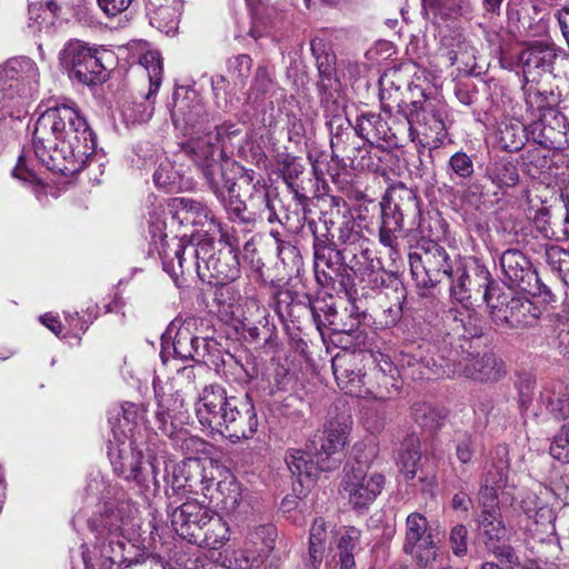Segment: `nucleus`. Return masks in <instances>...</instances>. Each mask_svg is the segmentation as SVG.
Masks as SVG:
<instances>
[{
  "instance_id": "obj_1",
  "label": "nucleus",
  "mask_w": 569,
  "mask_h": 569,
  "mask_svg": "<svg viewBox=\"0 0 569 569\" xmlns=\"http://www.w3.org/2000/svg\"><path fill=\"white\" fill-rule=\"evenodd\" d=\"M32 147L47 169L73 176L94 157L97 141L86 118L76 108L60 104L48 108L37 119Z\"/></svg>"
},
{
  "instance_id": "obj_2",
  "label": "nucleus",
  "mask_w": 569,
  "mask_h": 569,
  "mask_svg": "<svg viewBox=\"0 0 569 569\" xmlns=\"http://www.w3.org/2000/svg\"><path fill=\"white\" fill-rule=\"evenodd\" d=\"M237 133L233 124L216 126L212 131L190 139L182 146L222 204L236 191L239 179L234 167L240 166L226 157V143Z\"/></svg>"
},
{
  "instance_id": "obj_3",
  "label": "nucleus",
  "mask_w": 569,
  "mask_h": 569,
  "mask_svg": "<svg viewBox=\"0 0 569 569\" xmlns=\"http://www.w3.org/2000/svg\"><path fill=\"white\" fill-rule=\"evenodd\" d=\"M237 133L233 124L216 126L212 131L190 139L182 146L222 204L236 191L239 179L234 167L240 166L226 157V143Z\"/></svg>"
},
{
  "instance_id": "obj_4",
  "label": "nucleus",
  "mask_w": 569,
  "mask_h": 569,
  "mask_svg": "<svg viewBox=\"0 0 569 569\" xmlns=\"http://www.w3.org/2000/svg\"><path fill=\"white\" fill-rule=\"evenodd\" d=\"M234 169L239 173L237 189L223 203L230 220L249 228L263 220L269 223L278 221L290 231L300 228L299 219L293 223L289 214L283 218L278 216L270 197V188L260 173L244 167Z\"/></svg>"
},
{
  "instance_id": "obj_5",
  "label": "nucleus",
  "mask_w": 569,
  "mask_h": 569,
  "mask_svg": "<svg viewBox=\"0 0 569 569\" xmlns=\"http://www.w3.org/2000/svg\"><path fill=\"white\" fill-rule=\"evenodd\" d=\"M362 355L347 350L339 351L331 360V368L337 385L346 393L356 397L373 396L385 399L391 396L389 386L397 390L391 375L392 363L383 360V365L375 367L370 376L377 380V387L370 386L369 376L360 367Z\"/></svg>"
},
{
  "instance_id": "obj_6",
  "label": "nucleus",
  "mask_w": 569,
  "mask_h": 569,
  "mask_svg": "<svg viewBox=\"0 0 569 569\" xmlns=\"http://www.w3.org/2000/svg\"><path fill=\"white\" fill-rule=\"evenodd\" d=\"M59 60L70 79L84 86H97L108 80L114 53L83 40L70 39L60 51Z\"/></svg>"
},
{
  "instance_id": "obj_7",
  "label": "nucleus",
  "mask_w": 569,
  "mask_h": 569,
  "mask_svg": "<svg viewBox=\"0 0 569 569\" xmlns=\"http://www.w3.org/2000/svg\"><path fill=\"white\" fill-rule=\"evenodd\" d=\"M479 346L440 348L439 368L448 377H463L479 382L497 381L503 375V362L492 352L480 353Z\"/></svg>"
},
{
  "instance_id": "obj_8",
  "label": "nucleus",
  "mask_w": 569,
  "mask_h": 569,
  "mask_svg": "<svg viewBox=\"0 0 569 569\" xmlns=\"http://www.w3.org/2000/svg\"><path fill=\"white\" fill-rule=\"evenodd\" d=\"M307 227L313 237V262L318 281L323 284L337 282L345 291L352 289L348 269L353 250L337 247L316 220H309Z\"/></svg>"
},
{
  "instance_id": "obj_9",
  "label": "nucleus",
  "mask_w": 569,
  "mask_h": 569,
  "mask_svg": "<svg viewBox=\"0 0 569 569\" xmlns=\"http://www.w3.org/2000/svg\"><path fill=\"white\" fill-rule=\"evenodd\" d=\"M418 99H411V110L400 121L398 140L419 141L422 146L437 147L446 138V124L442 110L426 98L420 88H416Z\"/></svg>"
},
{
  "instance_id": "obj_10",
  "label": "nucleus",
  "mask_w": 569,
  "mask_h": 569,
  "mask_svg": "<svg viewBox=\"0 0 569 569\" xmlns=\"http://www.w3.org/2000/svg\"><path fill=\"white\" fill-rule=\"evenodd\" d=\"M88 526L100 535L94 548L99 551L103 569H112L114 565L121 567L130 560L133 545L122 536L123 519L119 509L106 508L99 517L89 519Z\"/></svg>"
},
{
  "instance_id": "obj_11",
  "label": "nucleus",
  "mask_w": 569,
  "mask_h": 569,
  "mask_svg": "<svg viewBox=\"0 0 569 569\" xmlns=\"http://www.w3.org/2000/svg\"><path fill=\"white\" fill-rule=\"evenodd\" d=\"M202 325V319L196 317L176 319L167 328V336L172 339L173 353L177 358L210 367L219 343L213 338L201 336Z\"/></svg>"
},
{
  "instance_id": "obj_12",
  "label": "nucleus",
  "mask_w": 569,
  "mask_h": 569,
  "mask_svg": "<svg viewBox=\"0 0 569 569\" xmlns=\"http://www.w3.org/2000/svg\"><path fill=\"white\" fill-rule=\"evenodd\" d=\"M411 276L418 288L432 289L449 280L455 270L447 250L433 240H421L409 253Z\"/></svg>"
},
{
  "instance_id": "obj_13",
  "label": "nucleus",
  "mask_w": 569,
  "mask_h": 569,
  "mask_svg": "<svg viewBox=\"0 0 569 569\" xmlns=\"http://www.w3.org/2000/svg\"><path fill=\"white\" fill-rule=\"evenodd\" d=\"M190 256L199 252L204 256L203 266H198V277L202 282L214 286H224L240 277V262L237 250L229 243L214 250L213 240L207 236L202 237L200 249L190 248Z\"/></svg>"
},
{
  "instance_id": "obj_14",
  "label": "nucleus",
  "mask_w": 569,
  "mask_h": 569,
  "mask_svg": "<svg viewBox=\"0 0 569 569\" xmlns=\"http://www.w3.org/2000/svg\"><path fill=\"white\" fill-rule=\"evenodd\" d=\"M318 222L321 224L322 232H328V237L337 247L357 251L360 246L368 242L350 207L341 197L330 198L329 206Z\"/></svg>"
},
{
  "instance_id": "obj_15",
  "label": "nucleus",
  "mask_w": 569,
  "mask_h": 569,
  "mask_svg": "<svg viewBox=\"0 0 569 569\" xmlns=\"http://www.w3.org/2000/svg\"><path fill=\"white\" fill-rule=\"evenodd\" d=\"M487 307L491 321L502 329L533 327L541 313L540 308L528 298L503 292L500 288L490 297Z\"/></svg>"
},
{
  "instance_id": "obj_16",
  "label": "nucleus",
  "mask_w": 569,
  "mask_h": 569,
  "mask_svg": "<svg viewBox=\"0 0 569 569\" xmlns=\"http://www.w3.org/2000/svg\"><path fill=\"white\" fill-rule=\"evenodd\" d=\"M449 280L450 293L460 303L479 299L488 303L490 297L499 291L487 267L478 260L458 266Z\"/></svg>"
},
{
  "instance_id": "obj_17",
  "label": "nucleus",
  "mask_w": 569,
  "mask_h": 569,
  "mask_svg": "<svg viewBox=\"0 0 569 569\" xmlns=\"http://www.w3.org/2000/svg\"><path fill=\"white\" fill-rule=\"evenodd\" d=\"M326 117V126L330 133V148L331 159L337 162L338 166L343 167L348 160L355 158L358 143L361 142V138L356 132L351 121L346 116L343 107H341L337 100L329 102L326 101V106L322 107Z\"/></svg>"
},
{
  "instance_id": "obj_18",
  "label": "nucleus",
  "mask_w": 569,
  "mask_h": 569,
  "mask_svg": "<svg viewBox=\"0 0 569 569\" xmlns=\"http://www.w3.org/2000/svg\"><path fill=\"white\" fill-rule=\"evenodd\" d=\"M385 476L380 472H368L359 461L349 469L345 468L341 480V492L349 505L357 512H365L381 493L385 486Z\"/></svg>"
},
{
  "instance_id": "obj_19",
  "label": "nucleus",
  "mask_w": 569,
  "mask_h": 569,
  "mask_svg": "<svg viewBox=\"0 0 569 569\" xmlns=\"http://www.w3.org/2000/svg\"><path fill=\"white\" fill-rule=\"evenodd\" d=\"M402 551L412 557L420 568L432 567L438 547L428 519L420 512H411L406 519Z\"/></svg>"
},
{
  "instance_id": "obj_20",
  "label": "nucleus",
  "mask_w": 569,
  "mask_h": 569,
  "mask_svg": "<svg viewBox=\"0 0 569 569\" xmlns=\"http://www.w3.org/2000/svg\"><path fill=\"white\" fill-rule=\"evenodd\" d=\"M213 359L210 368L216 372L230 373L239 383L251 385L249 388H253L257 396H270L269 381L263 376H259L256 359L250 353L243 352L234 356L222 350L219 345Z\"/></svg>"
},
{
  "instance_id": "obj_21",
  "label": "nucleus",
  "mask_w": 569,
  "mask_h": 569,
  "mask_svg": "<svg viewBox=\"0 0 569 569\" xmlns=\"http://www.w3.org/2000/svg\"><path fill=\"white\" fill-rule=\"evenodd\" d=\"M499 266L503 274V281L509 288L518 289L531 296L543 292L545 284L530 259L519 249L510 248L499 257Z\"/></svg>"
},
{
  "instance_id": "obj_22",
  "label": "nucleus",
  "mask_w": 569,
  "mask_h": 569,
  "mask_svg": "<svg viewBox=\"0 0 569 569\" xmlns=\"http://www.w3.org/2000/svg\"><path fill=\"white\" fill-rule=\"evenodd\" d=\"M260 397L257 396L253 388H248L243 397L230 396V407H228L230 417H228L222 436L232 443L251 439L256 435L259 419L253 399Z\"/></svg>"
},
{
  "instance_id": "obj_23",
  "label": "nucleus",
  "mask_w": 569,
  "mask_h": 569,
  "mask_svg": "<svg viewBox=\"0 0 569 569\" xmlns=\"http://www.w3.org/2000/svg\"><path fill=\"white\" fill-rule=\"evenodd\" d=\"M479 536L487 550L509 566L519 567V558L515 549L503 541L508 537V529L502 520L499 509H482L477 519Z\"/></svg>"
},
{
  "instance_id": "obj_24",
  "label": "nucleus",
  "mask_w": 569,
  "mask_h": 569,
  "mask_svg": "<svg viewBox=\"0 0 569 569\" xmlns=\"http://www.w3.org/2000/svg\"><path fill=\"white\" fill-rule=\"evenodd\" d=\"M168 509L172 529L183 540L190 543L197 541L202 527L210 517L212 510L201 505L196 499H187L179 503L178 499L169 501Z\"/></svg>"
},
{
  "instance_id": "obj_25",
  "label": "nucleus",
  "mask_w": 569,
  "mask_h": 569,
  "mask_svg": "<svg viewBox=\"0 0 569 569\" xmlns=\"http://www.w3.org/2000/svg\"><path fill=\"white\" fill-rule=\"evenodd\" d=\"M569 122L557 109H547L529 124L531 141L548 150H561L568 144Z\"/></svg>"
},
{
  "instance_id": "obj_26",
  "label": "nucleus",
  "mask_w": 569,
  "mask_h": 569,
  "mask_svg": "<svg viewBox=\"0 0 569 569\" xmlns=\"http://www.w3.org/2000/svg\"><path fill=\"white\" fill-rule=\"evenodd\" d=\"M229 400L230 396L222 386L213 383L204 387L196 407L199 422L222 436L230 417Z\"/></svg>"
},
{
  "instance_id": "obj_27",
  "label": "nucleus",
  "mask_w": 569,
  "mask_h": 569,
  "mask_svg": "<svg viewBox=\"0 0 569 569\" xmlns=\"http://www.w3.org/2000/svg\"><path fill=\"white\" fill-rule=\"evenodd\" d=\"M409 82L401 83V77L397 71L385 73L379 80V98L381 109L386 113L397 112L402 117H407V112L411 110V99H418V93Z\"/></svg>"
},
{
  "instance_id": "obj_28",
  "label": "nucleus",
  "mask_w": 569,
  "mask_h": 569,
  "mask_svg": "<svg viewBox=\"0 0 569 569\" xmlns=\"http://www.w3.org/2000/svg\"><path fill=\"white\" fill-rule=\"evenodd\" d=\"M348 271L352 288L356 286V278H359L360 282L366 283L367 287L378 289L387 286V280L392 277L383 270L381 261L375 257L373 251L363 246L351 253Z\"/></svg>"
},
{
  "instance_id": "obj_29",
  "label": "nucleus",
  "mask_w": 569,
  "mask_h": 569,
  "mask_svg": "<svg viewBox=\"0 0 569 569\" xmlns=\"http://www.w3.org/2000/svg\"><path fill=\"white\" fill-rule=\"evenodd\" d=\"M311 51L317 61L319 80L317 89L320 94L321 106H326V101L337 100V78L336 54L327 48L322 41H311Z\"/></svg>"
},
{
  "instance_id": "obj_30",
  "label": "nucleus",
  "mask_w": 569,
  "mask_h": 569,
  "mask_svg": "<svg viewBox=\"0 0 569 569\" xmlns=\"http://www.w3.org/2000/svg\"><path fill=\"white\" fill-rule=\"evenodd\" d=\"M558 58L567 60L565 56L558 54L553 47L542 42H536L521 51L519 60L522 64L525 81L536 82L543 73H552Z\"/></svg>"
},
{
  "instance_id": "obj_31",
  "label": "nucleus",
  "mask_w": 569,
  "mask_h": 569,
  "mask_svg": "<svg viewBox=\"0 0 569 569\" xmlns=\"http://www.w3.org/2000/svg\"><path fill=\"white\" fill-rule=\"evenodd\" d=\"M171 119L174 127L182 130L184 134H193L204 130L209 116L201 100L191 93L174 101Z\"/></svg>"
},
{
  "instance_id": "obj_32",
  "label": "nucleus",
  "mask_w": 569,
  "mask_h": 569,
  "mask_svg": "<svg viewBox=\"0 0 569 569\" xmlns=\"http://www.w3.org/2000/svg\"><path fill=\"white\" fill-rule=\"evenodd\" d=\"M109 457L116 473L136 481L139 486H147L148 475L142 467L143 453L133 440H130L128 448L118 447L111 450Z\"/></svg>"
},
{
  "instance_id": "obj_33",
  "label": "nucleus",
  "mask_w": 569,
  "mask_h": 569,
  "mask_svg": "<svg viewBox=\"0 0 569 569\" xmlns=\"http://www.w3.org/2000/svg\"><path fill=\"white\" fill-rule=\"evenodd\" d=\"M353 127L360 138L371 146H378L380 142H386L389 147L402 146V140H398L400 123L396 128L389 127L380 114L361 113Z\"/></svg>"
},
{
  "instance_id": "obj_34",
  "label": "nucleus",
  "mask_w": 569,
  "mask_h": 569,
  "mask_svg": "<svg viewBox=\"0 0 569 569\" xmlns=\"http://www.w3.org/2000/svg\"><path fill=\"white\" fill-rule=\"evenodd\" d=\"M288 469L296 476L299 483L303 487H310L319 471H328L337 468V463H323L320 458H316L312 448L309 450L290 449L286 455Z\"/></svg>"
},
{
  "instance_id": "obj_35",
  "label": "nucleus",
  "mask_w": 569,
  "mask_h": 569,
  "mask_svg": "<svg viewBox=\"0 0 569 569\" xmlns=\"http://www.w3.org/2000/svg\"><path fill=\"white\" fill-rule=\"evenodd\" d=\"M446 317L455 323L452 329L458 333L457 340L446 343L447 348L465 349V345L478 346V341L483 336V327L476 313L468 309L450 308Z\"/></svg>"
},
{
  "instance_id": "obj_36",
  "label": "nucleus",
  "mask_w": 569,
  "mask_h": 569,
  "mask_svg": "<svg viewBox=\"0 0 569 569\" xmlns=\"http://www.w3.org/2000/svg\"><path fill=\"white\" fill-rule=\"evenodd\" d=\"M347 428L337 420L329 421L320 433L313 436L310 441L316 458H320L323 463H337L336 459H330L332 455L338 452L346 445Z\"/></svg>"
},
{
  "instance_id": "obj_37",
  "label": "nucleus",
  "mask_w": 569,
  "mask_h": 569,
  "mask_svg": "<svg viewBox=\"0 0 569 569\" xmlns=\"http://www.w3.org/2000/svg\"><path fill=\"white\" fill-rule=\"evenodd\" d=\"M202 237H194L192 236L191 239H186V237L182 238H172L171 242L172 246L170 247L169 251L172 257V261L169 264V271L172 277L178 276V271L173 266L174 259L178 263V269L180 274H184L186 272H191L192 270H196L198 273V266H203V259L204 256H202L200 252L197 256H190V248L193 250H199L200 244L202 243Z\"/></svg>"
},
{
  "instance_id": "obj_38",
  "label": "nucleus",
  "mask_w": 569,
  "mask_h": 569,
  "mask_svg": "<svg viewBox=\"0 0 569 569\" xmlns=\"http://www.w3.org/2000/svg\"><path fill=\"white\" fill-rule=\"evenodd\" d=\"M380 207V226H379V242L396 251L399 242V236L406 230L408 218L401 211L392 208L389 203L381 200Z\"/></svg>"
},
{
  "instance_id": "obj_39",
  "label": "nucleus",
  "mask_w": 569,
  "mask_h": 569,
  "mask_svg": "<svg viewBox=\"0 0 569 569\" xmlns=\"http://www.w3.org/2000/svg\"><path fill=\"white\" fill-rule=\"evenodd\" d=\"M533 223L537 230L548 239L566 241L569 239V210L556 212L542 207L536 211Z\"/></svg>"
},
{
  "instance_id": "obj_40",
  "label": "nucleus",
  "mask_w": 569,
  "mask_h": 569,
  "mask_svg": "<svg viewBox=\"0 0 569 569\" xmlns=\"http://www.w3.org/2000/svg\"><path fill=\"white\" fill-rule=\"evenodd\" d=\"M382 200L398 211H401L408 218V223L411 227L420 216V202L416 191L402 182L390 186Z\"/></svg>"
},
{
  "instance_id": "obj_41",
  "label": "nucleus",
  "mask_w": 569,
  "mask_h": 569,
  "mask_svg": "<svg viewBox=\"0 0 569 569\" xmlns=\"http://www.w3.org/2000/svg\"><path fill=\"white\" fill-rule=\"evenodd\" d=\"M440 355L438 359L425 355L421 346H406L399 353L398 365L403 376L412 379L423 378L425 370H430L431 366L439 367Z\"/></svg>"
},
{
  "instance_id": "obj_42",
  "label": "nucleus",
  "mask_w": 569,
  "mask_h": 569,
  "mask_svg": "<svg viewBox=\"0 0 569 569\" xmlns=\"http://www.w3.org/2000/svg\"><path fill=\"white\" fill-rule=\"evenodd\" d=\"M328 540L329 532L325 520L322 518L315 519L310 528L308 551L302 558L303 569H320Z\"/></svg>"
},
{
  "instance_id": "obj_43",
  "label": "nucleus",
  "mask_w": 569,
  "mask_h": 569,
  "mask_svg": "<svg viewBox=\"0 0 569 569\" xmlns=\"http://www.w3.org/2000/svg\"><path fill=\"white\" fill-rule=\"evenodd\" d=\"M168 213L179 224L198 223V218H206L213 221L211 210L200 201L190 198H174L170 201Z\"/></svg>"
},
{
  "instance_id": "obj_44",
  "label": "nucleus",
  "mask_w": 569,
  "mask_h": 569,
  "mask_svg": "<svg viewBox=\"0 0 569 569\" xmlns=\"http://www.w3.org/2000/svg\"><path fill=\"white\" fill-rule=\"evenodd\" d=\"M229 539L230 529L227 521L220 515L212 511L193 545L218 550L222 548Z\"/></svg>"
},
{
  "instance_id": "obj_45",
  "label": "nucleus",
  "mask_w": 569,
  "mask_h": 569,
  "mask_svg": "<svg viewBox=\"0 0 569 569\" xmlns=\"http://www.w3.org/2000/svg\"><path fill=\"white\" fill-rule=\"evenodd\" d=\"M302 301L290 290L279 291L276 297V311L282 319L299 318L302 313H311L313 319L320 322L318 307L311 305L309 297Z\"/></svg>"
},
{
  "instance_id": "obj_46",
  "label": "nucleus",
  "mask_w": 569,
  "mask_h": 569,
  "mask_svg": "<svg viewBox=\"0 0 569 569\" xmlns=\"http://www.w3.org/2000/svg\"><path fill=\"white\" fill-rule=\"evenodd\" d=\"M485 177L500 190L513 188L519 182L517 164L505 157L490 161L486 167Z\"/></svg>"
},
{
  "instance_id": "obj_47",
  "label": "nucleus",
  "mask_w": 569,
  "mask_h": 569,
  "mask_svg": "<svg viewBox=\"0 0 569 569\" xmlns=\"http://www.w3.org/2000/svg\"><path fill=\"white\" fill-rule=\"evenodd\" d=\"M421 459L420 439L417 435H408L399 449L398 465L406 480H412L417 475Z\"/></svg>"
},
{
  "instance_id": "obj_48",
  "label": "nucleus",
  "mask_w": 569,
  "mask_h": 569,
  "mask_svg": "<svg viewBox=\"0 0 569 569\" xmlns=\"http://www.w3.org/2000/svg\"><path fill=\"white\" fill-rule=\"evenodd\" d=\"M541 401L556 419L563 420L569 417V389L562 383L541 392Z\"/></svg>"
},
{
  "instance_id": "obj_49",
  "label": "nucleus",
  "mask_w": 569,
  "mask_h": 569,
  "mask_svg": "<svg viewBox=\"0 0 569 569\" xmlns=\"http://www.w3.org/2000/svg\"><path fill=\"white\" fill-rule=\"evenodd\" d=\"M423 17L433 23L461 16L462 4L453 0H421Z\"/></svg>"
},
{
  "instance_id": "obj_50",
  "label": "nucleus",
  "mask_w": 569,
  "mask_h": 569,
  "mask_svg": "<svg viewBox=\"0 0 569 569\" xmlns=\"http://www.w3.org/2000/svg\"><path fill=\"white\" fill-rule=\"evenodd\" d=\"M529 137V126H525L519 121L505 123L500 129L501 148L508 152H517L523 148Z\"/></svg>"
},
{
  "instance_id": "obj_51",
  "label": "nucleus",
  "mask_w": 569,
  "mask_h": 569,
  "mask_svg": "<svg viewBox=\"0 0 569 569\" xmlns=\"http://www.w3.org/2000/svg\"><path fill=\"white\" fill-rule=\"evenodd\" d=\"M360 543V531L355 527L349 528L339 539L337 545V563L340 569H356L355 551Z\"/></svg>"
},
{
  "instance_id": "obj_52",
  "label": "nucleus",
  "mask_w": 569,
  "mask_h": 569,
  "mask_svg": "<svg viewBox=\"0 0 569 569\" xmlns=\"http://www.w3.org/2000/svg\"><path fill=\"white\" fill-rule=\"evenodd\" d=\"M149 234L151 237V240L157 243V241H160L161 248L159 249V254L162 260L163 269L166 271H169V264L172 261L171 253L169 251L172 243H169L167 240V233L166 228L167 223L163 217H161L160 213L157 211H153L150 213L149 218Z\"/></svg>"
},
{
  "instance_id": "obj_53",
  "label": "nucleus",
  "mask_w": 569,
  "mask_h": 569,
  "mask_svg": "<svg viewBox=\"0 0 569 569\" xmlns=\"http://www.w3.org/2000/svg\"><path fill=\"white\" fill-rule=\"evenodd\" d=\"M187 469V492L189 495H203L208 497L211 488L214 485V480L206 475L204 468L201 467L198 460H190L186 462Z\"/></svg>"
},
{
  "instance_id": "obj_54",
  "label": "nucleus",
  "mask_w": 569,
  "mask_h": 569,
  "mask_svg": "<svg viewBox=\"0 0 569 569\" xmlns=\"http://www.w3.org/2000/svg\"><path fill=\"white\" fill-rule=\"evenodd\" d=\"M216 486V497L213 493H208V497L213 500H218L219 503L222 506L223 509L228 511H234L241 500V488L240 485L234 479H226L219 482H214Z\"/></svg>"
},
{
  "instance_id": "obj_55",
  "label": "nucleus",
  "mask_w": 569,
  "mask_h": 569,
  "mask_svg": "<svg viewBox=\"0 0 569 569\" xmlns=\"http://www.w3.org/2000/svg\"><path fill=\"white\" fill-rule=\"evenodd\" d=\"M411 410L416 423L430 432L438 430L445 419L440 411L428 402H416Z\"/></svg>"
},
{
  "instance_id": "obj_56",
  "label": "nucleus",
  "mask_w": 569,
  "mask_h": 569,
  "mask_svg": "<svg viewBox=\"0 0 569 569\" xmlns=\"http://www.w3.org/2000/svg\"><path fill=\"white\" fill-rule=\"evenodd\" d=\"M329 311L330 312L326 313V320L332 327V330L339 333L350 335L355 332L359 328L361 321L367 317L366 312L360 311V308L355 302H351L349 308H346V312L348 313L347 322H340L331 319L336 317L337 312L331 307L329 308Z\"/></svg>"
},
{
  "instance_id": "obj_57",
  "label": "nucleus",
  "mask_w": 569,
  "mask_h": 569,
  "mask_svg": "<svg viewBox=\"0 0 569 569\" xmlns=\"http://www.w3.org/2000/svg\"><path fill=\"white\" fill-rule=\"evenodd\" d=\"M277 529L272 525H263L254 528L249 533V540L257 547L259 556L269 555L274 548Z\"/></svg>"
},
{
  "instance_id": "obj_58",
  "label": "nucleus",
  "mask_w": 569,
  "mask_h": 569,
  "mask_svg": "<svg viewBox=\"0 0 569 569\" xmlns=\"http://www.w3.org/2000/svg\"><path fill=\"white\" fill-rule=\"evenodd\" d=\"M448 168L451 179L456 177L461 181L468 180L475 172L472 156H469L463 151H457L450 157Z\"/></svg>"
},
{
  "instance_id": "obj_59",
  "label": "nucleus",
  "mask_w": 569,
  "mask_h": 569,
  "mask_svg": "<svg viewBox=\"0 0 569 569\" xmlns=\"http://www.w3.org/2000/svg\"><path fill=\"white\" fill-rule=\"evenodd\" d=\"M372 147L365 140L358 143L357 151L355 152V158L348 160L345 168H352L356 170H375L378 167L379 157L372 156L371 150Z\"/></svg>"
},
{
  "instance_id": "obj_60",
  "label": "nucleus",
  "mask_w": 569,
  "mask_h": 569,
  "mask_svg": "<svg viewBox=\"0 0 569 569\" xmlns=\"http://www.w3.org/2000/svg\"><path fill=\"white\" fill-rule=\"evenodd\" d=\"M480 436L462 432L456 438V456L461 463H469L478 450Z\"/></svg>"
},
{
  "instance_id": "obj_61",
  "label": "nucleus",
  "mask_w": 569,
  "mask_h": 569,
  "mask_svg": "<svg viewBox=\"0 0 569 569\" xmlns=\"http://www.w3.org/2000/svg\"><path fill=\"white\" fill-rule=\"evenodd\" d=\"M141 63L146 67L148 71L150 90L147 94V100L158 91L161 84V76H162V63L158 53L149 52L144 54L141 59Z\"/></svg>"
},
{
  "instance_id": "obj_62",
  "label": "nucleus",
  "mask_w": 569,
  "mask_h": 569,
  "mask_svg": "<svg viewBox=\"0 0 569 569\" xmlns=\"http://www.w3.org/2000/svg\"><path fill=\"white\" fill-rule=\"evenodd\" d=\"M277 252L281 262L289 269L290 276L299 274L302 268V258L298 248L290 241L279 242Z\"/></svg>"
},
{
  "instance_id": "obj_63",
  "label": "nucleus",
  "mask_w": 569,
  "mask_h": 569,
  "mask_svg": "<svg viewBox=\"0 0 569 569\" xmlns=\"http://www.w3.org/2000/svg\"><path fill=\"white\" fill-rule=\"evenodd\" d=\"M522 90L527 111H530L532 116H535L536 111L541 114L547 109H553L550 107L547 96L533 86H529V83L525 81Z\"/></svg>"
},
{
  "instance_id": "obj_64",
  "label": "nucleus",
  "mask_w": 569,
  "mask_h": 569,
  "mask_svg": "<svg viewBox=\"0 0 569 569\" xmlns=\"http://www.w3.org/2000/svg\"><path fill=\"white\" fill-rule=\"evenodd\" d=\"M550 455L558 461L569 463V422L562 425L549 448Z\"/></svg>"
}]
</instances>
